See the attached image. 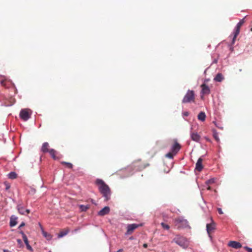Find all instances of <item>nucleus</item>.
<instances>
[{"label":"nucleus","instance_id":"1","mask_svg":"<svg viewBox=\"0 0 252 252\" xmlns=\"http://www.w3.org/2000/svg\"><path fill=\"white\" fill-rule=\"evenodd\" d=\"M95 183L98 186L99 191L104 197L105 200H109L111 194L109 187L101 179H97Z\"/></svg>","mask_w":252,"mask_h":252},{"label":"nucleus","instance_id":"2","mask_svg":"<svg viewBox=\"0 0 252 252\" xmlns=\"http://www.w3.org/2000/svg\"><path fill=\"white\" fill-rule=\"evenodd\" d=\"M195 93L193 90H188L187 93L184 96L182 103H188L195 102Z\"/></svg>","mask_w":252,"mask_h":252},{"label":"nucleus","instance_id":"3","mask_svg":"<svg viewBox=\"0 0 252 252\" xmlns=\"http://www.w3.org/2000/svg\"><path fill=\"white\" fill-rule=\"evenodd\" d=\"M175 226L178 229L185 228L188 226V221L183 218H178L174 220Z\"/></svg>","mask_w":252,"mask_h":252},{"label":"nucleus","instance_id":"4","mask_svg":"<svg viewBox=\"0 0 252 252\" xmlns=\"http://www.w3.org/2000/svg\"><path fill=\"white\" fill-rule=\"evenodd\" d=\"M131 166L135 171H141L146 167L145 165H144L141 160L133 162Z\"/></svg>","mask_w":252,"mask_h":252},{"label":"nucleus","instance_id":"5","mask_svg":"<svg viewBox=\"0 0 252 252\" xmlns=\"http://www.w3.org/2000/svg\"><path fill=\"white\" fill-rule=\"evenodd\" d=\"M244 22H245V21H244V19L241 20L239 21V22L237 24L236 28H235V30L234 32V36H233L232 41V44L234 43L237 36L239 34L240 28H241V26L243 25Z\"/></svg>","mask_w":252,"mask_h":252},{"label":"nucleus","instance_id":"6","mask_svg":"<svg viewBox=\"0 0 252 252\" xmlns=\"http://www.w3.org/2000/svg\"><path fill=\"white\" fill-rule=\"evenodd\" d=\"M173 241L183 247H185L187 245V241L186 238L183 237L177 236L174 239Z\"/></svg>","mask_w":252,"mask_h":252},{"label":"nucleus","instance_id":"7","mask_svg":"<svg viewBox=\"0 0 252 252\" xmlns=\"http://www.w3.org/2000/svg\"><path fill=\"white\" fill-rule=\"evenodd\" d=\"M142 226V224H135V223H132V224H128L127 226V230H126V234H131L133 232V231L137 228L138 227H139V226Z\"/></svg>","mask_w":252,"mask_h":252},{"label":"nucleus","instance_id":"8","mask_svg":"<svg viewBox=\"0 0 252 252\" xmlns=\"http://www.w3.org/2000/svg\"><path fill=\"white\" fill-rule=\"evenodd\" d=\"M20 118L24 121H27L30 117L28 109H22L20 113Z\"/></svg>","mask_w":252,"mask_h":252},{"label":"nucleus","instance_id":"9","mask_svg":"<svg viewBox=\"0 0 252 252\" xmlns=\"http://www.w3.org/2000/svg\"><path fill=\"white\" fill-rule=\"evenodd\" d=\"M215 228H216V224L212 220L211 223H208L206 225V230H207L208 234L210 235V234L215 229Z\"/></svg>","mask_w":252,"mask_h":252},{"label":"nucleus","instance_id":"10","mask_svg":"<svg viewBox=\"0 0 252 252\" xmlns=\"http://www.w3.org/2000/svg\"><path fill=\"white\" fill-rule=\"evenodd\" d=\"M201 88V93L202 95H207L210 93L209 87L205 84H203L200 86Z\"/></svg>","mask_w":252,"mask_h":252},{"label":"nucleus","instance_id":"11","mask_svg":"<svg viewBox=\"0 0 252 252\" xmlns=\"http://www.w3.org/2000/svg\"><path fill=\"white\" fill-rule=\"evenodd\" d=\"M181 148V145L176 140L174 141V143L171 148V151L174 154H176Z\"/></svg>","mask_w":252,"mask_h":252},{"label":"nucleus","instance_id":"12","mask_svg":"<svg viewBox=\"0 0 252 252\" xmlns=\"http://www.w3.org/2000/svg\"><path fill=\"white\" fill-rule=\"evenodd\" d=\"M190 138L192 140L196 142H199L200 139V136L197 133V132L195 131H191L190 133Z\"/></svg>","mask_w":252,"mask_h":252},{"label":"nucleus","instance_id":"13","mask_svg":"<svg viewBox=\"0 0 252 252\" xmlns=\"http://www.w3.org/2000/svg\"><path fill=\"white\" fill-rule=\"evenodd\" d=\"M17 209L18 211V212L21 215H25V213H27V214H28L30 212V210H25L21 204H18L17 206Z\"/></svg>","mask_w":252,"mask_h":252},{"label":"nucleus","instance_id":"14","mask_svg":"<svg viewBox=\"0 0 252 252\" xmlns=\"http://www.w3.org/2000/svg\"><path fill=\"white\" fill-rule=\"evenodd\" d=\"M228 245L229 247H231L233 248L236 249L241 248L242 247L241 243H240L239 242H238L236 241H230Z\"/></svg>","mask_w":252,"mask_h":252},{"label":"nucleus","instance_id":"15","mask_svg":"<svg viewBox=\"0 0 252 252\" xmlns=\"http://www.w3.org/2000/svg\"><path fill=\"white\" fill-rule=\"evenodd\" d=\"M110 212V208L108 206L104 207L102 209L99 211L98 214L100 216H104L108 214Z\"/></svg>","mask_w":252,"mask_h":252},{"label":"nucleus","instance_id":"16","mask_svg":"<svg viewBox=\"0 0 252 252\" xmlns=\"http://www.w3.org/2000/svg\"><path fill=\"white\" fill-rule=\"evenodd\" d=\"M203 159L201 158H198L196 163L195 169L198 171H201L203 169V166L202 164Z\"/></svg>","mask_w":252,"mask_h":252},{"label":"nucleus","instance_id":"17","mask_svg":"<svg viewBox=\"0 0 252 252\" xmlns=\"http://www.w3.org/2000/svg\"><path fill=\"white\" fill-rule=\"evenodd\" d=\"M49 145L48 143L44 142L42 144V147L41 149V151L44 153H48L50 150L49 149Z\"/></svg>","mask_w":252,"mask_h":252},{"label":"nucleus","instance_id":"18","mask_svg":"<svg viewBox=\"0 0 252 252\" xmlns=\"http://www.w3.org/2000/svg\"><path fill=\"white\" fill-rule=\"evenodd\" d=\"M48 153L50 154V155L51 156L52 158L54 159L57 160V159H59V157L56 156V154H57V152L54 149H51L50 150V151Z\"/></svg>","mask_w":252,"mask_h":252},{"label":"nucleus","instance_id":"19","mask_svg":"<svg viewBox=\"0 0 252 252\" xmlns=\"http://www.w3.org/2000/svg\"><path fill=\"white\" fill-rule=\"evenodd\" d=\"M17 219V218L14 216H12L11 217L10 221V226L11 227H13L16 225Z\"/></svg>","mask_w":252,"mask_h":252},{"label":"nucleus","instance_id":"20","mask_svg":"<svg viewBox=\"0 0 252 252\" xmlns=\"http://www.w3.org/2000/svg\"><path fill=\"white\" fill-rule=\"evenodd\" d=\"M197 118L202 122L204 121L206 118L205 113L204 112H200L197 116Z\"/></svg>","mask_w":252,"mask_h":252},{"label":"nucleus","instance_id":"21","mask_svg":"<svg viewBox=\"0 0 252 252\" xmlns=\"http://www.w3.org/2000/svg\"><path fill=\"white\" fill-rule=\"evenodd\" d=\"M223 79V77L221 73H218L217 74L214 80L217 82H221Z\"/></svg>","mask_w":252,"mask_h":252},{"label":"nucleus","instance_id":"22","mask_svg":"<svg viewBox=\"0 0 252 252\" xmlns=\"http://www.w3.org/2000/svg\"><path fill=\"white\" fill-rule=\"evenodd\" d=\"M20 233V234H21V235L22 236L23 241H24V243H25V244H27L28 243H29V241H28L27 237L25 234V233L23 231H21Z\"/></svg>","mask_w":252,"mask_h":252},{"label":"nucleus","instance_id":"23","mask_svg":"<svg viewBox=\"0 0 252 252\" xmlns=\"http://www.w3.org/2000/svg\"><path fill=\"white\" fill-rule=\"evenodd\" d=\"M42 234L48 240H50L52 239L51 235L46 231H43V233Z\"/></svg>","mask_w":252,"mask_h":252},{"label":"nucleus","instance_id":"24","mask_svg":"<svg viewBox=\"0 0 252 252\" xmlns=\"http://www.w3.org/2000/svg\"><path fill=\"white\" fill-rule=\"evenodd\" d=\"M213 137L218 142H220V139L219 137L218 133L216 130H213Z\"/></svg>","mask_w":252,"mask_h":252},{"label":"nucleus","instance_id":"25","mask_svg":"<svg viewBox=\"0 0 252 252\" xmlns=\"http://www.w3.org/2000/svg\"><path fill=\"white\" fill-rule=\"evenodd\" d=\"M61 164L63 165H65L68 168H72L73 167V165L70 162L62 161Z\"/></svg>","mask_w":252,"mask_h":252},{"label":"nucleus","instance_id":"26","mask_svg":"<svg viewBox=\"0 0 252 252\" xmlns=\"http://www.w3.org/2000/svg\"><path fill=\"white\" fill-rule=\"evenodd\" d=\"M89 208V206L88 205H80V209L82 211H86Z\"/></svg>","mask_w":252,"mask_h":252},{"label":"nucleus","instance_id":"27","mask_svg":"<svg viewBox=\"0 0 252 252\" xmlns=\"http://www.w3.org/2000/svg\"><path fill=\"white\" fill-rule=\"evenodd\" d=\"M68 230L62 231L59 234L58 236H59V237H62L65 236V235H66L68 233Z\"/></svg>","mask_w":252,"mask_h":252},{"label":"nucleus","instance_id":"28","mask_svg":"<svg viewBox=\"0 0 252 252\" xmlns=\"http://www.w3.org/2000/svg\"><path fill=\"white\" fill-rule=\"evenodd\" d=\"M17 177V175L15 172H11L9 174V177L10 179H15Z\"/></svg>","mask_w":252,"mask_h":252},{"label":"nucleus","instance_id":"29","mask_svg":"<svg viewBox=\"0 0 252 252\" xmlns=\"http://www.w3.org/2000/svg\"><path fill=\"white\" fill-rule=\"evenodd\" d=\"M215 180L216 179L215 178L210 179L206 182V184L207 185H208L209 184H213V183H215Z\"/></svg>","mask_w":252,"mask_h":252},{"label":"nucleus","instance_id":"30","mask_svg":"<svg viewBox=\"0 0 252 252\" xmlns=\"http://www.w3.org/2000/svg\"><path fill=\"white\" fill-rule=\"evenodd\" d=\"M165 157L166 158H170V159H172L173 158V157H174V155H173V153L172 152H169L168 153H167Z\"/></svg>","mask_w":252,"mask_h":252},{"label":"nucleus","instance_id":"31","mask_svg":"<svg viewBox=\"0 0 252 252\" xmlns=\"http://www.w3.org/2000/svg\"><path fill=\"white\" fill-rule=\"evenodd\" d=\"M161 225L164 229L166 230H168L170 228L168 224H166L163 222L161 223Z\"/></svg>","mask_w":252,"mask_h":252},{"label":"nucleus","instance_id":"32","mask_svg":"<svg viewBox=\"0 0 252 252\" xmlns=\"http://www.w3.org/2000/svg\"><path fill=\"white\" fill-rule=\"evenodd\" d=\"M26 247L27 248V249L31 251V252H32L33 251V249L32 248V247L30 245L29 243H28L27 244H26Z\"/></svg>","mask_w":252,"mask_h":252},{"label":"nucleus","instance_id":"33","mask_svg":"<svg viewBox=\"0 0 252 252\" xmlns=\"http://www.w3.org/2000/svg\"><path fill=\"white\" fill-rule=\"evenodd\" d=\"M245 249H246L248 252H252V248H249L248 247H245Z\"/></svg>","mask_w":252,"mask_h":252},{"label":"nucleus","instance_id":"34","mask_svg":"<svg viewBox=\"0 0 252 252\" xmlns=\"http://www.w3.org/2000/svg\"><path fill=\"white\" fill-rule=\"evenodd\" d=\"M217 210H218V213H219L221 215V214H223V212H222V210H221V208H218V209H217Z\"/></svg>","mask_w":252,"mask_h":252},{"label":"nucleus","instance_id":"35","mask_svg":"<svg viewBox=\"0 0 252 252\" xmlns=\"http://www.w3.org/2000/svg\"><path fill=\"white\" fill-rule=\"evenodd\" d=\"M39 226L40 227V229L41 230L42 233L43 234V231H45L44 230V228H43V226H42V225L40 223H39Z\"/></svg>","mask_w":252,"mask_h":252},{"label":"nucleus","instance_id":"36","mask_svg":"<svg viewBox=\"0 0 252 252\" xmlns=\"http://www.w3.org/2000/svg\"><path fill=\"white\" fill-rule=\"evenodd\" d=\"M39 226L40 227V229L41 230L42 233L43 234V231H45L44 230V228H43V226H42V225L40 223H39Z\"/></svg>","mask_w":252,"mask_h":252},{"label":"nucleus","instance_id":"37","mask_svg":"<svg viewBox=\"0 0 252 252\" xmlns=\"http://www.w3.org/2000/svg\"><path fill=\"white\" fill-rule=\"evenodd\" d=\"M25 223L24 222H22L21 223V224L20 225V226H19V228H20V227H23V226H25Z\"/></svg>","mask_w":252,"mask_h":252},{"label":"nucleus","instance_id":"38","mask_svg":"<svg viewBox=\"0 0 252 252\" xmlns=\"http://www.w3.org/2000/svg\"><path fill=\"white\" fill-rule=\"evenodd\" d=\"M184 114V116H189V112H184V114Z\"/></svg>","mask_w":252,"mask_h":252},{"label":"nucleus","instance_id":"39","mask_svg":"<svg viewBox=\"0 0 252 252\" xmlns=\"http://www.w3.org/2000/svg\"><path fill=\"white\" fill-rule=\"evenodd\" d=\"M0 83L3 86L5 85V81L4 80L1 81Z\"/></svg>","mask_w":252,"mask_h":252},{"label":"nucleus","instance_id":"40","mask_svg":"<svg viewBox=\"0 0 252 252\" xmlns=\"http://www.w3.org/2000/svg\"><path fill=\"white\" fill-rule=\"evenodd\" d=\"M143 247L145 248H147L148 247V245L147 244H144L143 245Z\"/></svg>","mask_w":252,"mask_h":252},{"label":"nucleus","instance_id":"41","mask_svg":"<svg viewBox=\"0 0 252 252\" xmlns=\"http://www.w3.org/2000/svg\"><path fill=\"white\" fill-rule=\"evenodd\" d=\"M3 252H11V251L7 250H3Z\"/></svg>","mask_w":252,"mask_h":252},{"label":"nucleus","instance_id":"42","mask_svg":"<svg viewBox=\"0 0 252 252\" xmlns=\"http://www.w3.org/2000/svg\"><path fill=\"white\" fill-rule=\"evenodd\" d=\"M117 252H123V249H119Z\"/></svg>","mask_w":252,"mask_h":252},{"label":"nucleus","instance_id":"43","mask_svg":"<svg viewBox=\"0 0 252 252\" xmlns=\"http://www.w3.org/2000/svg\"><path fill=\"white\" fill-rule=\"evenodd\" d=\"M205 139L208 142H211V140L207 137H206Z\"/></svg>","mask_w":252,"mask_h":252},{"label":"nucleus","instance_id":"44","mask_svg":"<svg viewBox=\"0 0 252 252\" xmlns=\"http://www.w3.org/2000/svg\"><path fill=\"white\" fill-rule=\"evenodd\" d=\"M213 123L215 124V125H216L217 127H219V128H220L219 126H217V124H216L215 122H214ZM220 128L222 129V128H221V127H220Z\"/></svg>","mask_w":252,"mask_h":252},{"label":"nucleus","instance_id":"45","mask_svg":"<svg viewBox=\"0 0 252 252\" xmlns=\"http://www.w3.org/2000/svg\"><path fill=\"white\" fill-rule=\"evenodd\" d=\"M207 189L208 190H211V187L210 186H208L207 188Z\"/></svg>","mask_w":252,"mask_h":252},{"label":"nucleus","instance_id":"46","mask_svg":"<svg viewBox=\"0 0 252 252\" xmlns=\"http://www.w3.org/2000/svg\"><path fill=\"white\" fill-rule=\"evenodd\" d=\"M17 242H18V243H21V240L18 239V240H17Z\"/></svg>","mask_w":252,"mask_h":252},{"label":"nucleus","instance_id":"47","mask_svg":"<svg viewBox=\"0 0 252 252\" xmlns=\"http://www.w3.org/2000/svg\"><path fill=\"white\" fill-rule=\"evenodd\" d=\"M9 187H6V189H9Z\"/></svg>","mask_w":252,"mask_h":252},{"label":"nucleus","instance_id":"48","mask_svg":"<svg viewBox=\"0 0 252 252\" xmlns=\"http://www.w3.org/2000/svg\"><path fill=\"white\" fill-rule=\"evenodd\" d=\"M92 202L94 203V201H93V200H92Z\"/></svg>","mask_w":252,"mask_h":252},{"label":"nucleus","instance_id":"49","mask_svg":"<svg viewBox=\"0 0 252 252\" xmlns=\"http://www.w3.org/2000/svg\"><path fill=\"white\" fill-rule=\"evenodd\" d=\"M92 202L94 203V201H93V200H92Z\"/></svg>","mask_w":252,"mask_h":252},{"label":"nucleus","instance_id":"50","mask_svg":"<svg viewBox=\"0 0 252 252\" xmlns=\"http://www.w3.org/2000/svg\"><path fill=\"white\" fill-rule=\"evenodd\" d=\"M251 31L252 32V28L251 29Z\"/></svg>","mask_w":252,"mask_h":252}]
</instances>
